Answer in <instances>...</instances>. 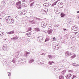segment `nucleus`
I'll use <instances>...</instances> for the list:
<instances>
[{"label":"nucleus","mask_w":79,"mask_h":79,"mask_svg":"<svg viewBox=\"0 0 79 79\" xmlns=\"http://www.w3.org/2000/svg\"><path fill=\"white\" fill-rule=\"evenodd\" d=\"M20 13L21 15H24L25 14H26V10H22L20 12Z\"/></svg>","instance_id":"8"},{"label":"nucleus","mask_w":79,"mask_h":79,"mask_svg":"<svg viewBox=\"0 0 79 79\" xmlns=\"http://www.w3.org/2000/svg\"><path fill=\"white\" fill-rule=\"evenodd\" d=\"M17 39V38L15 37H13L11 38V40H16Z\"/></svg>","instance_id":"28"},{"label":"nucleus","mask_w":79,"mask_h":79,"mask_svg":"<svg viewBox=\"0 0 79 79\" xmlns=\"http://www.w3.org/2000/svg\"><path fill=\"white\" fill-rule=\"evenodd\" d=\"M58 26H59V24H57V25L56 26H55V27H58Z\"/></svg>","instance_id":"48"},{"label":"nucleus","mask_w":79,"mask_h":79,"mask_svg":"<svg viewBox=\"0 0 79 79\" xmlns=\"http://www.w3.org/2000/svg\"><path fill=\"white\" fill-rule=\"evenodd\" d=\"M21 1H19L17 2L16 3V5L17 6V7L21 4Z\"/></svg>","instance_id":"16"},{"label":"nucleus","mask_w":79,"mask_h":79,"mask_svg":"<svg viewBox=\"0 0 79 79\" xmlns=\"http://www.w3.org/2000/svg\"><path fill=\"white\" fill-rule=\"evenodd\" d=\"M53 48H55L56 50H58L60 48V44H56L55 45L53 46Z\"/></svg>","instance_id":"5"},{"label":"nucleus","mask_w":79,"mask_h":79,"mask_svg":"<svg viewBox=\"0 0 79 79\" xmlns=\"http://www.w3.org/2000/svg\"><path fill=\"white\" fill-rule=\"evenodd\" d=\"M34 60L31 59L29 61V63H33V62H34Z\"/></svg>","instance_id":"21"},{"label":"nucleus","mask_w":79,"mask_h":79,"mask_svg":"<svg viewBox=\"0 0 79 79\" xmlns=\"http://www.w3.org/2000/svg\"><path fill=\"white\" fill-rule=\"evenodd\" d=\"M19 53H21V52H19Z\"/></svg>","instance_id":"63"},{"label":"nucleus","mask_w":79,"mask_h":79,"mask_svg":"<svg viewBox=\"0 0 79 79\" xmlns=\"http://www.w3.org/2000/svg\"><path fill=\"white\" fill-rule=\"evenodd\" d=\"M65 54L66 56H70V55H72V54H71V52L69 51H66L65 53Z\"/></svg>","instance_id":"9"},{"label":"nucleus","mask_w":79,"mask_h":79,"mask_svg":"<svg viewBox=\"0 0 79 79\" xmlns=\"http://www.w3.org/2000/svg\"><path fill=\"white\" fill-rule=\"evenodd\" d=\"M48 27V29H49V30L50 29H52V27Z\"/></svg>","instance_id":"47"},{"label":"nucleus","mask_w":79,"mask_h":79,"mask_svg":"<svg viewBox=\"0 0 79 79\" xmlns=\"http://www.w3.org/2000/svg\"><path fill=\"white\" fill-rule=\"evenodd\" d=\"M64 31H66V29H64Z\"/></svg>","instance_id":"59"},{"label":"nucleus","mask_w":79,"mask_h":79,"mask_svg":"<svg viewBox=\"0 0 79 79\" xmlns=\"http://www.w3.org/2000/svg\"><path fill=\"white\" fill-rule=\"evenodd\" d=\"M71 74L69 73V74H67L66 76V77L67 79H69L71 78Z\"/></svg>","instance_id":"10"},{"label":"nucleus","mask_w":79,"mask_h":79,"mask_svg":"<svg viewBox=\"0 0 79 79\" xmlns=\"http://www.w3.org/2000/svg\"><path fill=\"white\" fill-rule=\"evenodd\" d=\"M22 6H23V7H24V6H25V3H23L22 4Z\"/></svg>","instance_id":"44"},{"label":"nucleus","mask_w":79,"mask_h":79,"mask_svg":"<svg viewBox=\"0 0 79 79\" xmlns=\"http://www.w3.org/2000/svg\"><path fill=\"white\" fill-rule=\"evenodd\" d=\"M4 62H5V63H6L7 62H6V61H7V60H6V59H4Z\"/></svg>","instance_id":"41"},{"label":"nucleus","mask_w":79,"mask_h":79,"mask_svg":"<svg viewBox=\"0 0 79 79\" xmlns=\"http://www.w3.org/2000/svg\"><path fill=\"white\" fill-rule=\"evenodd\" d=\"M26 35H27L28 37H31V33L29 32L26 34Z\"/></svg>","instance_id":"26"},{"label":"nucleus","mask_w":79,"mask_h":79,"mask_svg":"<svg viewBox=\"0 0 79 79\" xmlns=\"http://www.w3.org/2000/svg\"><path fill=\"white\" fill-rule=\"evenodd\" d=\"M56 3H57V2H55L54 3V5H56Z\"/></svg>","instance_id":"49"},{"label":"nucleus","mask_w":79,"mask_h":79,"mask_svg":"<svg viewBox=\"0 0 79 79\" xmlns=\"http://www.w3.org/2000/svg\"><path fill=\"white\" fill-rule=\"evenodd\" d=\"M2 34H3V35H4L5 34V33L3 32H2Z\"/></svg>","instance_id":"53"},{"label":"nucleus","mask_w":79,"mask_h":79,"mask_svg":"<svg viewBox=\"0 0 79 79\" xmlns=\"http://www.w3.org/2000/svg\"><path fill=\"white\" fill-rule=\"evenodd\" d=\"M61 69H59V70H61Z\"/></svg>","instance_id":"61"},{"label":"nucleus","mask_w":79,"mask_h":79,"mask_svg":"<svg viewBox=\"0 0 79 79\" xmlns=\"http://www.w3.org/2000/svg\"><path fill=\"white\" fill-rule=\"evenodd\" d=\"M52 2H54V1H55V0H52Z\"/></svg>","instance_id":"56"},{"label":"nucleus","mask_w":79,"mask_h":79,"mask_svg":"<svg viewBox=\"0 0 79 79\" xmlns=\"http://www.w3.org/2000/svg\"><path fill=\"white\" fill-rule=\"evenodd\" d=\"M6 22L8 24H10L11 23L12 24L14 21V19L13 18V17L9 16L7 17L6 18Z\"/></svg>","instance_id":"1"},{"label":"nucleus","mask_w":79,"mask_h":79,"mask_svg":"<svg viewBox=\"0 0 79 79\" xmlns=\"http://www.w3.org/2000/svg\"><path fill=\"white\" fill-rule=\"evenodd\" d=\"M41 11L43 14L45 15V14H47V13L48 11V10L47 9H42Z\"/></svg>","instance_id":"6"},{"label":"nucleus","mask_w":79,"mask_h":79,"mask_svg":"<svg viewBox=\"0 0 79 79\" xmlns=\"http://www.w3.org/2000/svg\"><path fill=\"white\" fill-rule=\"evenodd\" d=\"M77 13H79V11H77Z\"/></svg>","instance_id":"55"},{"label":"nucleus","mask_w":79,"mask_h":79,"mask_svg":"<svg viewBox=\"0 0 79 79\" xmlns=\"http://www.w3.org/2000/svg\"><path fill=\"white\" fill-rule=\"evenodd\" d=\"M59 79H64V77H63V76H60L59 77Z\"/></svg>","instance_id":"31"},{"label":"nucleus","mask_w":79,"mask_h":79,"mask_svg":"<svg viewBox=\"0 0 79 79\" xmlns=\"http://www.w3.org/2000/svg\"><path fill=\"white\" fill-rule=\"evenodd\" d=\"M72 56L71 57L72 58H75V57H76V55L74 54L73 53H72Z\"/></svg>","instance_id":"15"},{"label":"nucleus","mask_w":79,"mask_h":79,"mask_svg":"<svg viewBox=\"0 0 79 79\" xmlns=\"http://www.w3.org/2000/svg\"><path fill=\"white\" fill-rule=\"evenodd\" d=\"M68 72L72 73H74V71L72 70H69Z\"/></svg>","instance_id":"30"},{"label":"nucleus","mask_w":79,"mask_h":79,"mask_svg":"<svg viewBox=\"0 0 79 79\" xmlns=\"http://www.w3.org/2000/svg\"><path fill=\"white\" fill-rule=\"evenodd\" d=\"M58 5L60 8H63V3H61V2H59L58 4Z\"/></svg>","instance_id":"11"},{"label":"nucleus","mask_w":79,"mask_h":79,"mask_svg":"<svg viewBox=\"0 0 79 79\" xmlns=\"http://www.w3.org/2000/svg\"><path fill=\"white\" fill-rule=\"evenodd\" d=\"M12 62H13L14 63H15V62H16V61H15V60L13 59Z\"/></svg>","instance_id":"40"},{"label":"nucleus","mask_w":79,"mask_h":79,"mask_svg":"<svg viewBox=\"0 0 79 79\" xmlns=\"http://www.w3.org/2000/svg\"><path fill=\"white\" fill-rule=\"evenodd\" d=\"M19 53H18V52H17L15 54V55L16 56H18V55H19Z\"/></svg>","instance_id":"42"},{"label":"nucleus","mask_w":79,"mask_h":79,"mask_svg":"<svg viewBox=\"0 0 79 79\" xmlns=\"http://www.w3.org/2000/svg\"><path fill=\"white\" fill-rule=\"evenodd\" d=\"M56 2V3H57V2H58V0H57Z\"/></svg>","instance_id":"57"},{"label":"nucleus","mask_w":79,"mask_h":79,"mask_svg":"<svg viewBox=\"0 0 79 79\" xmlns=\"http://www.w3.org/2000/svg\"><path fill=\"white\" fill-rule=\"evenodd\" d=\"M44 39V37L39 36L37 37V40L38 42H43Z\"/></svg>","instance_id":"4"},{"label":"nucleus","mask_w":79,"mask_h":79,"mask_svg":"<svg viewBox=\"0 0 79 79\" xmlns=\"http://www.w3.org/2000/svg\"><path fill=\"white\" fill-rule=\"evenodd\" d=\"M66 72V70H64L63 71H62L61 72V74H62L63 75H64V74H65V73Z\"/></svg>","instance_id":"25"},{"label":"nucleus","mask_w":79,"mask_h":79,"mask_svg":"<svg viewBox=\"0 0 79 79\" xmlns=\"http://www.w3.org/2000/svg\"><path fill=\"white\" fill-rule=\"evenodd\" d=\"M35 31H37V32H38L39 31H40V30L39 28L36 27L35 29Z\"/></svg>","instance_id":"20"},{"label":"nucleus","mask_w":79,"mask_h":79,"mask_svg":"<svg viewBox=\"0 0 79 79\" xmlns=\"http://www.w3.org/2000/svg\"><path fill=\"white\" fill-rule=\"evenodd\" d=\"M34 2L31 3L30 5V6H32L34 5Z\"/></svg>","instance_id":"37"},{"label":"nucleus","mask_w":79,"mask_h":79,"mask_svg":"<svg viewBox=\"0 0 79 79\" xmlns=\"http://www.w3.org/2000/svg\"><path fill=\"white\" fill-rule=\"evenodd\" d=\"M53 31L52 30V29H50V30H49L48 31V33L49 34H51L52 33Z\"/></svg>","instance_id":"13"},{"label":"nucleus","mask_w":79,"mask_h":79,"mask_svg":"<svg viewBox=\"0 0 79 79\" xmlns=\"http://www.w3.org/2000/svg\"><path fill=\"white\" fill-rule=\"evenodd\" d=\"M50 6V3H47V7H48V6Z\"/></svg>","instance_id":"38"},{"label":"nucleus","mask_w":79,"mask_h":79,"mask_svg":"<svg viewBox=\"0 0 79 79\" xmlns=\"http://www.w3.org/2000/svg\"><path fill=\"white\" fill-rule=\"evenodd\" d=\"M53 63H54V62H53V61H49L48 62V64L50 65H52V64H53Z\"/></svg>","instance_id":"22"},{"label":"nucleus","mask_w":79,"mask_h":79,"mask_svg":"<svg viewBox=\"0 0 79 79\" xmlns=\"http://www.w3.org/2000/svg\"><path fill=\"white\" fill-rule=\"evenodd\" d=\"M75 39H76V38H75L73 36H71L70 37V40H71L74 41Z\"/></svg>","instance_id":"14"},{"label":"nucleus","mask_w":79,"mask_h":79,"mask_svg":"<svg viewBox=\"0 0 79 79\" xmlns=\"http://www.w3.org/2000/svg\"><path fill=\"white\" fill-rule=\"evenodd\" d=\"M33 18L34 19H37V20H38V21H40V20H42V19L37 18L36 17H34Z\"/></svg>","instance_id":"23"},{"label":"nucleus","mask_w":79,"mask_h":79,"mask_svg":"<svg viewBox=\"0 0 79 79\" xmlns=\"http://www.w3.org/2000/svg\"><path fill=\"white\" fill-rule=\"evenodd\" d=\"M45 55V53H42V54H41V55H44H44Z\"/></svg>","instance_id":"46"},{"label":"nucleus","mask_w":79,"mask_h":79,"mask_svg":"<svg viewBox=\"0 0 79 79\" xmlns=\"http://www.w3.org/2000/svg\"><path fill=\"white\" fill-rule=\"evenodd\" d=\"M56 39L55 38V37L53 38V40H55Z\"/></svg>","instance_id":"51"},{"label":"nucleus","mask_w":79,"mask_h":79,"mask_svg":"<svg viewBox=\"0 0 79 79\" xmlns=\"http://www.w3.org/2000/svg\"><path fill=\"white\" fill-rule=\"evenodd\" d=\"M44 6H45L46 7H47V3H44V5H43Z\"/></svg>","instance_id":"36"},{"label":"nucleus","mask_w":79,"mask_h":79,"mask_svg":"<svg viewBox=\"0 0 79 79\" xmlns=\"http://www.w3.org/2000/svg\"><path fill=\"white\" fill-rule=\"evenodd\" d=\"M31 30H32V28H31V27H30L28 28V31H31Z\"/></svg>","instance_id":"43"},{"label":"nucleus","mask_w":79,"mask_h":79,"mask_svg":"<svg viewBox=\"0 0 79 79\" xmlns=\"http://www.w3.org/2000/svg\"><path fill=\"white\" fill-rule=\"evenodd\" d=\"M30 22L32 24H35V21L32 20L31 21H30Z\"/></svg>","instance_id":"24"},{"label":"nucleus","mask_w":79,"mask_h":79,"mask_svg":"<svg viewBox=\"0 0 79 79\" xmlns=\"http://www.w3.org/2000/svg\"><path fill=\"white\" fill-rule=\"evenodd\" d=\"M74 77H73L72 78V79H74Z\"/></svg>","instance_id":"60"},{"label":"nucleus","mask_w":79,"mask_h":79,"mask_svg":"<svg viewBox=\"0 0 79 79\" xmlns=\"http://www.w3.org/2000/svg\"><path fill=\"white\" fill-rule=\"evenodd\" d=\"M64 14L63 13H61L60 14V16L61 17H64Z\"/></svg>","instance_id":"33"},{"label":"nucleus","mask_w":79,"mask_h":79,"mask_svg":"<svg viewBox=\"0 0 79 79\" xmlns=\"http://www.w3.org/2000/svg\"><path fill=\"white\" fill-rule=\"evenodd\" d=\"M48 57L49 58L52 59V56L49 55H48Z\"/></svg>","instance_id":"39"},{"label":"nucleus","mask_w":79,"mask_h":79,"mask_svg":"<svg viewBox=\"0 0 79 79\" xmlns=\"http://www.w3.org/2000/svg\"><path fill=\"white\" fill-rule=\"evenodd\" d=\"M78 28L77 27H76V26H73L72 27V30L73 31H78Z\"/></svg>","instance_id":"7"},{"label":"nucleus","mask_w":79,"mask_h":79,"mask_svg":"<svg viewBox=\"0 0 79 79\" xmlns=\"http://www.w3.org/2000/svg\"><path fill=\"white\" fill-rule=\"evenodd\" d=\"M55 12L56 14H60V11L58 10L55 11Z\"/></svg>","instance_id":"35"},{"label":"nucleus","mask_w":79,"mask_h":79,"mask_svg":"<svg viewBox=\"0 0 79 79\" xmlns=\"http://www.w3.org/2000/svg\"><path fill=\"white\" fill-rule=\"evenodd\" d=\"M77 18H79V15H78L77 17Z\"/></svg>","instance_id":"52"},{"label":"nucleus","mask_w":79,"mask_h":79,"mask_svg":"<svg viewBox=\"0 0 79 79\" xmlns=\"http://www.w3.org/2000/svg\"><path fill=\"white\" fill-rule=\"evenodd\" d=\"M78 37H79V33L78 34Z\"/></svg>","instance_id":"62"},{"label":"nucleus","mask_w":79,"mask_h":79,"mask_svg":"<svg viewBox=\"0 0 79 79\" xmlns=\"http://www.w3.org/2000/svg\"><path fill=\"white\" fill-rule=\"evenodd\" d=\"M72 65L74 66H75V67H77V66H79V64H77L75 63H73L72 64Z\"/></svg>","instance_id":"19"},{"label":"nucleus","mask_w":79,"mask_h":79,"mask_svg":"<svg viewBox=\"0 0 79 79\" xmlns=\"http://www.w3.org/2000/svg\"><path fill=\"white\" fill-rule=\"evenodd\" d=\"M47 0H44V1L45 2V1H47Z\"/></svg>","instance_id":"58"},{"label":"nucleus","mask_w":79,"mask_h":79,"mask_svg":"<svg viewBox=\"0 0 79 79\" xmlns=\"http://www.w3.org/2000/svg\"><path fill=\"white\" fill-rule=\"evenodd\" d=\"M41 27L43 28H45V27L48 25V22L47 21H43L41 23Z\"/></svg>","instance_id":"2"},{"label":"nucleus","mask_w":79,"mask_h":79,"mask_svg":"<svg viewBox=\"0 0 79 79\" xmlns=\"http://www.w3.org/2000/svg\"><path fill=\"white\" fill-rule=\"evenodd\" d=\"M8 76H11V73H8Z\"/></svg>","instance_id":"45"},{"label":"nucleus","mask_w":79,"mask_h":79,"mask_svg":"<svg viewBox=\"0 0 79 79\" xmlns=\"http://www.w3.org/2000/svg\"><path fill=\"white\" fill-rule=\"evenodd\" d=\"M22 2H26V0H22Z\"/></svg>","instance_id":"54"},{"label":"nucleus","mask_w":79,"mask_h":79,"mask_svg":"<svg viewBox=\"0 0 79 79\" xmlns=\"http://www.w3.org/2000/svg\"><path fill=\"white\" fill-rule=\"evenodd\" d=\"M23 6L22 5V4L20 5L19 6L17 7L18 8L21 9V7Z\"/></svg>","instance_id":"32"},{"label":"nucleus","mask_w":79,"mask_h":79,"mask_svg":"<svg viewBox=\"0 0 79 79\" xmlns=\"http://www.w3.org/2000/svg\"><path fill=\"white\" fill-rule=\"evenodd\" d=\"M73 77L74 78V77H76V76L73 75Z\"/></svg>","instance_id":"50"},{"label":"nucleus","mask_w":79,"mask_h":79,"mask_svg":"<svg viewBox=\"0 0 79 79\" xmlns=\"http://www.w3.org/2000/svg\"><path fill=\"white\" fill-rule=\"evenodd\" d=\"M18 63L19 64L25 63H26V60L24 58H21L18 60Z\"/></svg>","instance_id":"3"},{"label":"nucleus","mask_w":79,"mask_h":79,"mask_svg":"<svg viewBox=\"0 0 79 79\" xmlns=\"http://www.w3.org/2000/svg\"><path fill=\"white\" fill-rule=\"evenodd\" d=\"M49 40L50 39L48 38H47L46 39L45 42H47V41H49Z\"/></svg>","instance_id":"34"},{"label":"nucleus","mask_w":79,"mask_h":79,"mask_svg":"<svg viewBox=\"0 0 79 79\" xmlns=\"http://www.w3.org/2000/svg\"><path fill=\"white\" fill-rule=\"evenodd\" d=\"M39 62L40 63H41L42 64H44V62L42 60H40Z\"/></svg>","instance_id":"27"},{"label":"nucleus","mask_w":79,"mask_h":79,"mask_svg":"<svg viewBox=\"0 0 79 79\" xmlns=\"http://www.w3.org/2000/svg\"><path fill=\"white\" fill-rule=\"evenodd\" d=\"M15 33V31H11L9 32H7V34H14Z\"/></svg>","instance_id":"18"},{"label":"nucleus","mask_w":79,"mask_h":79,"mask_svg":"<svg viewBox=\"0 0 79 79\" xmlns=\"http://www.w3.org/2000/svg\"><path fill=\"white\" fill-rule=\"evenodd\" d=\"M54 70L55 71H58V67H56L54 69Z\"/></svg>","instance_id":"29"},{"label":"nucleus","mask_w":79,"mask_h":79,"mask_svg":"<svg viewBox=\"0 0 79 79\" xmlns=\"http://www.w3.org/2000/svg\"><path fill=\"white\" fill-rule=\"evenodd\" d=\"M29 53L28 52H27L24 55L26 57H28V56H29Z\"/></svg>","instance_id":"17"},{"label":"nucleus","mask_w":79,"mask_h":79,"mask_svg":"<svg viewBox=\"0 0 79 79\" xmlns=\"http://www.w3.org/2000/svg\"><path fill=\"white\" fill-rule=\"evenodd\" d=\"M78 45H79V42L78 43Z\"/></svg>","instance_id":"64"},{"label":"nucleus","mask_w":79,"mask_h":79,"mask_svg":"<svg viewBox=\"0 0 79 79\" xmlns=\"http://www.w3.org/2000/svg\"><path fill=\"white\" fill-rule=\"evenodd\" d=\"M71 50H72L73 52H75L76 50V47L75 46L72 47L71 48Z\"/></svg>","instance_id":"12"}]
</instances>
